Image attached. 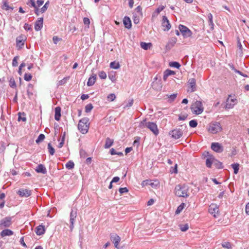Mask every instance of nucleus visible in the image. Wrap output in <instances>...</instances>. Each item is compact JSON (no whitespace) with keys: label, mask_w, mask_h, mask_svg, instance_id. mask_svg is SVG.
I'll return each instance as SVG.
<instances>
[{"label":"nucleus","mask_w":249,"mask_h":249,"mask_svg":"<svg viewBox=\"0 0 249 249\" xmlns=\"http://www.w3.org/2000/svg\"><path fill=\"white\" fill-rule=\"evenodd\" d=\"M83 22L85 25H87L89 26V25L90 23L89 19L88 18H83Z\"/></svg>","instance_id":"obj_60"},{"label":"nucleus","mask_w":249,"mask_h":249,"mask_svg":"<svg viewBox=\"0 0 249 249\" xmlns=\"http://www.w3.org/2000/svg\"><path fill=\"white\" fill-rule=\"evenodd\" d=\"M99 76L102 79H105L107 78V74L104 71H100Z\"/></svg>","instance_id":"obj_50"},{"label":"nucleus","mask_w":249,"mask_h":249,"mask_svg":"<svg viewBox=\"0 0 249 249\" xmlns=\"http://www.w3.org/2000/svg\"><path fill=\"white\" fill-rule=\"evenodd\" d=\"M232 168L233 169L234 173L237 174L239 171V164L237 163H233L231 165Z\"/></svg>","instance_id":"obj_32"},{"label":"nucleus","mask_w":249,"mask_h":249,"mask_svg":"<svg viewBox=\"0 0 249 249\" xmlns=\"http://www.w3.org/2000/svg\"><path fill=\"white\" fill-rule=\"evenodd\" d=\"M65 166L68 169H72L74 168V163L72 161L70 160L66 164Z\"/></svg>","instance_id":"obj_33"},{"label":"nucleus","mask_w":249,"mask_h":249,"mask_svg":"<svg viewBox=\"0 0 249 249\" xmlns=\"http://www.w3.org/2000/svg\"><path fill=\"white\" fill-rule=\"evenodd\" d=\"M23 28L26 31L32 30L31 25H30L28 23H25Z\"/></svg>","instance_id":"obj_56"},{"label":"nucleus","mask_w":249,"mask_h":249,"mask_svg":"<svg viewBox=\"0 0 249 249\" xmlns=\"http://www.w3.org/2000/svg\"><path fill=\"white\" fill-rule=\"evenodd\" d=\"M17 193L21 197H27L31 195L32 192L29 189L22 188L19 189Z\"/></svg>","instance_id":"obj_14"},{"label":"nucleus","mask_w":249,"mask_h":249,"mask_svg":"<svg viewBox=\"0 0 249 249\" xmlns=\"http://www.w3.org/2000/svg\"><path fill=\"white\" fill-rule=\"evenodd\" d=\"M206 159V165L208 168H212V164H213L215 158L209 152H207L204 154Z\"/></svg>","instance_id":"obj_9"},{"label":"nucleus","mask_w":249,"mask_h":249,"mask_svg":"<svg viewBox=\"0 0 249 249\" xmlns=\"http://www.w3.org/2000/svg\"><path fill=\"white\" fill-rule=\"evenodd\" d=\"M189 87L190 88V89L188 91L192 92L196 90V80L195 78H190L188 81Z\"/></svg>","instance_id":"obj_16"},{"label":"nucleus","mask_w":249,"mask_h":249,"mask_svg":"<svg viewBox=\"0 0 249 249\" xmlns=\"http://www.w3.org/2000/svg\"><path fill=\"white\" fill-rule=\"evenodd\" d=\"M43 19L39 18L35 23V29L36 31H40L43 27Z\"/></svg>","instance_id":"obj_17"},{"label":"nucleus","mask_w":249,"mask_h":249,"mask_svg":"<svg viewBox=\"0 0 249 249\" xmlns=\"http://www.w3.org/2000/svg\"><path fill=\"white\" fill-rule=\"evenodd\" d=\"M177 94H171L170 95V96L169 97V100L170 102H173V101L175 100V99L177 97Z\"/></svg>","instance_id":"obj_57"},{"label":"nucleus","mask_w":249,"mask_h":249,"mask_svg":"<svg viewBox=\"0 0 249 249\" xmlns=\"http://www.w3.org/2000/svg\"><path fill=\"white\" fill-rule=\"evenodd\" d=\"M177 41V38H173L170 39L166 45V49H170L172 47H173L174 45L176 44Z\"/></svg>","instance_id":"obj_26"},{"label":"nucleus","mask_w":249,"mask_h":249,"mask_svg":"<svg viewBox=\"0 0 249 249\" xmlns=\"http://www.w3.org/2000/svg\"><path fill=\"white\" fill-rule=\"evenodd\" d=\"M184 206L185 204L184 203H182L180 205H179L176 211V213L178 214L179 213H180L184 208Z\"/></svg>","instance_id":"obj_41"},{"label":"nucleus","mask_w":249,"mask_h":249,"mask_svg":"<svg viewBox=\"0 0 249 249\" xmlns=\"http://www.w3.org/2000/svg\"><path fill=\"white\" fill-rule=\"evenodd\" d=\"M123 23L126 28L129 29L131 28V21L129 17L127 16H125L124 17L123 19Z\"/></svg>","instance_id":"obj_19"},{"label":"nucleus","mask_w":249,"mask_h":249,"mask_svg":"<svg viewBox=\"0 0 249 249\" xmlns=\"http://www.w3.org/2000/svg\"><path fill=\"white\" fill-rule=\"evenodd\" d=\"M36 230V233L38 235H41L44 234L45 231L44 227L41 225L38 226Z\"/></svg>","instance_id":"obj_23"},{"label":"nucleus","mask_w":249,"mask_h":249,"mask_svg":"<svg viewBox=\"0 0 249 249\" xmlns=\"http://www.w3.org/2000/svg\"><path fill=\"white\" fill-rule=\"evenodd\" d=\"M212 149L216 153H221L223 151L224 148L221 144L218 142H213L211 144Z\"/></svg>","instance_id":"obj_13"},{"label":"nucleus","mask_w":249,"mask_h":249,"mask_svg":"<svg viewBox=\"0 0 249 249\" xmlns=\"http://www.w3.org/2000/svg\"><path fill=\"white\" fill-rule=\"evenodd\" d=\"M26 37L23 35H21L16 38V45L18 50L21 49L24 46Z\"/></svg>","instance_id":"obj_10"},{"label":"nucleus","mask_w":249,"mask_h":249,"mask_svg":"<svg viewBox=\"0 0 249 249\" xmlns=\"http://www.w3.org/2000/svg\"><path fill=\"white\" fill-rule=\"evenodd\" d=\"M18 121H22L23 122H25L26 121V118L25 117V115L24 113H23L21 114L20 112H19L18 113Z\"/></svg>","instance_id":"obj_34"},{"label":"nucleus","mask_w":249,"mask_h":249,"mask_svg":"<svg viewBox=\"0 0 249 249\" xmlns=\"http://www.w3.org/2000/svg\"><path fill=\"white\" fill-rule=\"evenodd\" d=\"M2 9L5 10H8L9 9L13 10V8L9 6L6 1H4L2 5Z\"/></svg>","instance_id":"obj_46"},{"label":"nucleus","mask_w":249,"mask_h":249,"mask_svg":"<svg viewBox=\"0 0 249 249\" xmlns=\"http://www.w3.org/2000/svg\"><path fill=\"white\" fill-rule=\"evenodd\" d=\"M187 116L188 115L187 114H184V115H182L181 116H179V117H178V120H179L184 121V120H185L187 118Z\"/></svg>","instance_id":"obj_64"},{"label":"nucleus","mask_w":249,"mask_h":249,"mask_svg":"<svg viewBox=\"0 0 249 249\" xmlns=\"http://www.w3.org/2000/svg\"><path fill=\"white\" fill-rule=\"evenodd\" d=\"M114 142L113 139H111L109 138H107L106 140V143L104 146L105 148H109L112 146Z\"/></svg>","instance_id":"obj_27"},{"label":"nucleus","mask_w":249,"mask_h":249,"mask_svg":"<svg viewBox=\"0 0 249 249\" xmlns=\"http://www.w3.org/2000/svg\"><path fill=\"white\" fill-rule=\"evenodd\" d=\"M151 46V43H146V42H142L141 43V48L145 50H148Z\"/></svg>","instance_id":"obj_30"},{"label":"nucleus","mask_w":249,"mask_h":249,"mask_svg":"<svg viewBox=\"0 0 249 249\" xmlns=\"http://www.w3.org/2000/svg\"><path fill=\"white\" fill-rule=\"evenodd\" d=\"M13 234L14 232L8 229L3 230L0 233V235L1 237H4L7 236H11Z\"/></svg>","instance_id":"obj_20"},{"label":"nucleus","mask_w":249,"mask_h":249,"mask_svg":"<svg viewBox=\"0 0 249 249\" xmlns=\"http://www.w3.org/2000/svg\"><path fill=\"white\" fill-rule=\"evenodd\" d=\"M48 149L50 155H53L55 152V150L54 148L52 146L51 143H49L48 144Z\"/></svg>","instance_id":"obj_35"},{"label":"nucleus","mask_w":249,"mask_h":249,"mask_svg":"<svg viewBox=\"0 0 249 249\" xmlns=\"http://www.w3.org/2000/svg\"><path fill=\"white\" fill-rule=\"evenodd\" d=\"M218 208L217 207L216 205L214 204H212L210 205L209 208V212L213 214V216L214 217H216V214L218 213Z\"/></svg>","instance_id":"obj_18"},{"label":"nucleus","mask_w":249,"mask_h":249,"mask_svg":"<svg viewBox=\"0 0 249 249\" xmlns=\"http://www.w3.org/2000/svg\"><path fill=\"white\" fill-rule=\"evenodd\" d=\"M191 109L192 112L195 114L199 115L201 114L204 110L202 102L200 101H196L192 105Z\"/></svg>","instance_id":"obj_5"},{"label":"nucleus","mask_w":249,"mask_h":249,"mask_svg":"<svg viewBox=\"0 0 249 249\" xmlns=\"http://www.w3.org/2000/svg\"><path fill=\"white\" fill-rule=\"evenodd\" d=\"M9 86L10 87L12 88H16V82H15V79L13 77H11L9 81Z\"/></svg>","instance_id":"obj_37"},{"label":"nucleus","mask_w":249,"mask_h":249,"mask_svg":"<svg viewBox=\"0 0 249 249\" xmlns=\"http://www.w3.org/2000/svg\"><path fill=\"white\" fill-rule=\"evenodd\" d=\"M133 104V99L130 100L128 101V103L124 107V108L125 107H131L132 106Z\"/></svg>","instance_id":"obj_61"},{"label":"nucleus","mask_w":249,"mask_h":249,"mask_svg":"<svg viewBox=\"0 0 249 249\" xmlns=\"http://www.w3.org/2000/svg\"><path fill=\"white\" fill-rule=\"evenodd\" d=\"M230 97L231 96H229V97L228 98L225 106L226 108L228 109L233 107L234 105V103H232V102H230Z\"/></svg>","instance_id":"obj_28"},{"label":"nucleus","mask_w":249,"mask_h":249,"mask_svg":"<svg viewBox=\"0 0 249 249\" xmlns=\"http://www.w3.org/2000/svg\"><path fill=\"white\" fill-rule=\"evenodd\" d=\"M27 4L30 6L33 7L34 8L36 6V5L34 0H29L27 2Z\"/></svg>","instance_id":"obj_52"},{"label":"nucleus","mask_w":249,"mask_h":249,"mask_svg":"<svg viewBox=\"0 0 249 249\" xmlns=\"http://www.w3.org/2000/svg\"><path fill=\"white\" fill-rule=\"evenodd\" d=\"M133 20L135 24H138L140 22L139 18L136 15H133Z\"/></svg>","instance_id":"obj_55"},{"label":"nucleus","mask_w":249,"mask_h":249,"mask_svg":"<svg viewBox=\"0 0 249 249\" xmlns=\"http://www.w3.org/2000/svg\"><path fill=\"white\" fill-rule=\"evenodd\" d=\"M197 125V122L195 120H192L189 122V125L191 127H196Z\"/></svg>","instance_id":"obj_47"},{"label":"nucleus","mask_w":249,"mask_h":249,"mask_svg":"<svg viewBox=\"0 0 249 249\" xmlns=\"http://www.w3.org/2000/svg\"><path fill=\"white\" fill-rule=\"evenodd\" d=\"M183 131L180 128L175 129L170 132V135L175 139H179L183 135Z\"/></svg>","instance_id":"obj_11"},{"label":"nucleus","mask_w":249,"mask_h":249,"mask_svg":"<svg viewBox=\"0 0 249 249\" xmlns=\"http://www.w3.org/2000/svg\"><path fill=\"white\" fill-rule=\"evenodd\" d=\"M93 107L91 104H89L85 107V112L86 113H89L92 109Z\"/></svg>","instance_id":"obj_43"},{"label":"nucleus","mask_w":249,"mask_h":249,"mask_svg":"<svg viewBox=\"0 0 249 249\" xmlns=\"http://www.w3.org/2000/svg\"><path fill=\"white\" fill-rule=\"evenodd\" d=\"M116 98V96L113 93H111L107 96V99L109 101H113Z\"/></svg>","instance_id":"obj_54"},{"label":"nucleus","mask_w":249,"mask_h":249,"mask_svg":"<svg viewBox=\"0 0 249 249\" xmlns=\"http://www.w3.org/2000/svg\"><path fill=\"white\" fill-rule=\"evenodd\" d=\"M45 135L43 134H40L38 138H37V139L36 140V143H40V142H41L42 141H43L44 139H45Z\"/></svg>","instance_id":"obj_40"},{"label":"nucleus","mask_w":249,"mask_h":249,"mask_svg":"<svg viewBox=\"0 0 249 249\" xmlns=\"http://www.w3.org/2000/svg\"><path fill=\"white\" fill-rule=\"evenodd\" d=\"M189 187L185 184H178L175 188V195L178 197H187L189 196Z\"/></svg>","instance_id":"obj_1"},{"label":"nucleus","mask_w":249,"mask_h":249,"mask_svg":"<svg viewBox=\"0 0 249 249\" xmlns=\"http://www.w3.org/2000/svg\"><path fill=\"white\" fill-rule=\"evenodd\" d=\"M49 4V1H47L45 4L40 9V12L42 13H44L48 9V5Z\"/></svg>","instance_id":"obj_45"},{"label":"nucleus","mask_w":249,"mask_h":249,"mask_svg":"<svg viewBox=\"0 0 249 249\" xmlns=\"http://www.w3.org/2000/svg\"><path fill=\"white\" fill-rule=\"evenodd\" d=\"M96 74H92L88 79L87 86L89 87L93 86L96 82Z\"/></svg>","instance_id":"obj_22"},{"label":"nucleus","mask_w":249,"mask_h":249,"mask_svg":"<svg viewBox=\"0 0 249 249\" xmlns=\"http://www.w3.org/2000/svg\"><path fill=\"white\" fill-rule=\"evenodd\" d=\"M161 26L164 31H168L171 29V25L167 18L165 16L162 17Z\"/></svg>","instance_id":"obj_12"},{"label":"nucleus","mask_w":249,"mask_h":249,"mask_svg":"<svg viewBox=\"0 0 249 249\" xmlns=\"http://www.w3.org/2000/svg\"><path fill=\"white\" fill-rule=\"evenodd\" d=\"M178 29L184 37L187 38L190 37L192 35V31L186 26L180 24L178 26Z\"/></svg>","instance_id":"obj_6"},{"label":"nucleus","mask_w":249,"mask_h":249,"mask_svg":"<svg viewBox=\"0 0 249 249\" xmlns=\"http://www.w3.org/2000/svg\"><path fill=\"white\" fill-rule=\"evenodd\" d=\"M108 78L112 82H114L116 80V75L115 72L112 71L109 73Z\"/></svg>","instance_id":"obj_39"},{"label":"nucleus","mask_w":249,"mask_h":249,"mask_svg":"<svg viewBox=\"0 0 249 249\" xmlns=\"http://www.w3.org/2000/svg\"><path fill=\"white\" fill-rule=\"evenodd\" d=\"M89 119L88 118H84L81 119L78 124L79 130L83 134L88 132L89 127Z\"/></svg>","instance_id":"obj_3"},{"label":"nucleus","mask_w":249,"mask_h":249,"mask_svg":"<svg viewBox=\"0 0 249 249\" xmlns=\"http://www.w3.org/2000/svg\"><path fill=\"white\" fill-rule=\"evenodd\" d=\"M33 89V85L31 84H29L28 86V88H27V94L28 95V96H31V95H33V92H32Z\"/></svg>","instance_id":"obj_38"},{"label":"nucleus","mask_w":249,"mask_h":249,"mask_svg":"<svg viewBox=\"0 0 249 249\" xmlns=\"http://www.w3.org/2000/svg\"><path fill=\"white\" fill-rule=\"evenodd\" d=\"M120 66L118 62L113 61L110 63V67L112 69H118L120 68Z\"/></svg>","instance_id":"obj_31"},{"label":"nucleus","mask_w":249,"mask_h":249,"mask_svg":"<svg viewBox=\"0 0 249 249\" xmlns=\"http://www.w3.org/2000/svg\"><path fill=\"white\" fill-rule=\"evenodd\" d=\"M221 245L222 247L227 249H231V244L229 242H223L222 243Z\"/></svg>","instance_id":"obj_44"},{"label":"nucleus","mask_w":249,"mask_h":249,"mask_svg":"<svg viewBox=\"0 0 249 249\" xmlns=\"http://www.w3.org/2000/svg\"><path fill=\"white\" fill-rule=\"evenodd\" d=\"M110 239L114 244L115 247L118 249V244L121 240L120 237L116 234L112 233L110 234Z\"/></svg>","instance_id":"obj_15"},{"label":"nucleus","mask_w":249,"mask_h":249,"mask_svg":"<svg viewBox=\"0 0 249 249\" xmlns=\"http://www.w3.org/2000/svg\"><path fill=\"white\" fill-rule=\"evenodd\" d=\"M119 192L121 194H123L124 193H127L128 192V189L126 187L120 188Z\"/></svg>","instance_id":"obj_53"},{"label":"nucleus","mask_w":249,"mask_h":249,"mask_svg":"<svg viewBox=\"0 0 249 249\" xmlns=\"http://www.w3.org/2000/svg\"><path fill=\"white\" fill-rule=\"evenodd\" d=\"M189 229V226L188 224L185 225H180V229L182 231H186Z\"/></svg>","instance_id":"obj_48"},{"label":"nucleus","mask_w":249,"mask_h":249,"mask_svg":"<svg viewBox=\"0 0 249 249\" xmlns=\"http://www.w3.org/2000/svg\"><path fill=\"white\" fill-rule=\"evenodd\" d=\"M208 129L209 132L216 134L221 131L222 127L219 122H214L209 124Z\"/></svg>","instance_id":"obj_4"},{"label":"nucleus","mask_w":249,"mask_h":249,"mask_svg":"<svg viewBox=\"0 0 249 249\" xmlns=\"http://www.w3.org/2000/svg\"><path fill=\"white\" fill-rule=\"evenodd\" d=\"M169 66L172 67H174L178 69L180 67V64L178 62H171L169 63Z\"/></svg>","instance_id":"obj_42"},{"label":"nucleus","mask_w":249,"mask_h":249,"mask_svg":"<svg viewBox=\"0 0 249 249\" xmlns=\"http://www.w3.org/2000/svg\"><path fill=\"white\" fill-rule=\"evenodd\" d=\"M160 83L157 85V87H156V85L158 84L157 82H153V87L155 89H156L157 90H161L162 86L161 85L160 81H159Z\"/></svg>","instance_id":"obj_36"},{"label":"nucleus","mask_w":249,"mask_h":249,"mask_svg":"<svg viewBox=\"0 0 249 249\" xmlns=\"http://www.w3.org/2000/svg\"><path fill=\"white\" fill-rule=\"evenodd\" d=\"M80 156L81 158H85L87 156V153L85 150L81 149L80 150Z\"/></svg>","instance_id":"obj_51"},{"label":"nucleus","mask_w":249,"mask_h":249,"mask_svg":"<svg viewBox=\"0 0 249 249\" xmlns=\"http://www.w3.org/2000/svg\"><path fill=\"white\" fill-rule=\"evenodd\" d=\"M175 74V72L173 71H171L169 69L165 70L163 73V80L164 81H165L167 80V79L169 76L171 75H174Z\"/></svg>","instance_id":"obj_24"},{"label":"nucleus","mask_w":249,"mask_h":249,"mask_svg":"<svg viewBox=\"0 0 249 249\" xmlns=\"http://www.w3.org/2000/svg\"><path fill=\"white\" fill-rule=\"evenodd\" d=\"M44 3V0H37L36 1V6L37 7H40Z\"/></svg>","instance_id":"obj_63"},{"label":"nucleus","mask_w":249,"mask_h":249,"mask_svg":"<svg viewBox=\"0 0 249 249\" xmlns=\"http://www.w3.org/2000/svg\"><path fill=\"white\" fill-rule=\"evenodd\" d=\"M77 209L75 208H72L71 209V212L70 213V228L71 231H72L74 227V222L75 221V218L77 217Z\"/></svg>","instance_id":"obj_8"},{"label":"nucleus","mask_w":249,"mask_h":249,"mask_svg":"<svg viewBox=\"0 0 249 249\" xmlns=\"http://www.w3.org/2000/svg\"><path fill=\"white\" fill-rule=\"evenodd\" d=\"M172 170L171 171L172 173L177 174L178 173L177 164H176L174 167H172Z\"/></svg>","instance_id":"obj_62"},{"label":"nucleus","mask_w":249,"mask_h":249,"mask_svg":"<svg viewBox=\"0 0 249 249\" xmlns=\"http://www.w3.org/2000/svg\"><path fill=\"white\" fill-rule=\"evenodd\" d=\"M12 217L7 216L0 220V229L10 227L12 225Z\"/></svg>","instance_id":"obj_7"},{"label":"nucleus","mask_w":249,"mask_h":249,"mask_svg":"<svg viewBox=\"0 0 249 249\" xmlns=\"http://www.w3.org/2000/svg\"><path fill=\"white\" fill-rule=\"evenodd\" d=\"M140 127L142 128L146 127L148 128L156 136H157L159 133V129L156 124L151 122H146V119L143 120L140 123Z\"/></svg>","instance_id":"obj_2"},{"label":"nucleus","mask_w":249,"mask_h":249,"mask_svg":"<svg viewBox=\"0 0 249 249\" xmlns=\"http://www.w3.org/2000/svg\"><path fill=\"white\" fill-rule=\"evenodd\" d=\"M32 78V75L30 73H25L24 76V79L26 81H30Z\"/></svg>","instance_id":"obj_49"},{"label":"nucleus","mask_w":249,"mask_h":249,"mask_svg":"<svg viewBox=\"0 0 249 249\" xmlns=\"http://www.w3.org/2000/svg\"><path fill=\"white\" fill-rule=\"evenodd\" d=\"M18 58V56H16L13 59V61H12V65H13V66L16 67V66H18V60H17V58Z\"/></svg>","instance_id":"obj_58"},{"label":"nucleus","mask_w":249,"mask_h":249,"mask_svg":"<svg viewBox=\"0 0 249 249\" xmlns=\"http://www.w3.org/2000/svg\"><path fill=\"white\" fill-rule=\"evenodd\" d=\"M35 170L37 173H40L43 174H46L47 173V170L45 167L42 164H38L36 166Z\"/></svg>","instance_id":"obj_21"},{"label":"nucleus","mask_w":249,"mask_h":249,"mask_svg":"<svg viewBox=\"0 0 249 249\" xmlns=\"http://www.w3.org/2000/svg\"><path fill=\"white\" fill-rule=\"evenodd\" d=\"M165 8V6H163V5H161L160 6H159L158 8H157V9L156 10V12L159 14L160 13L161 11H162V10H163V9Z\"/></svg>","instance_id":"obj_59"},{"label":"nucleus","mask_w":249,"mask_h":249,"mask_svg":"<svg viewBox=\"0 0 249 249\" xmlns=\"http://www.w3.org/2000/svg\"><path fill=\"white\" fill-rule=\"evenodd\" d=\"M61 117V108L59 107H57L55 108V115L54 119L56 121H59Z\"/></svg>","instance_id":"obj_25"},{"label":"nucleus","mask_w":249,"mask_h":249,"mask_svg":"<svg viewBox=\"0 0 249 249\" xmlns=\"http://www.w3.org/2000/svg\"><path fill=\"white\" fill-rule=\"evenodd\" d=\"M214 166L217 169H222L223 168L222 162H220L218 160L215 159L214 162L213 163Z\"/></svg>","instance_id":"obj_29"}]
</instances>
